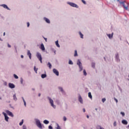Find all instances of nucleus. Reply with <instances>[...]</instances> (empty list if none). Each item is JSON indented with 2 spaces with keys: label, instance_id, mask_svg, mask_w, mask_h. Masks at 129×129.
I'll return each instance as SVG.
<instances>
[{
  "label": "nucleus",
  "instance_id": "obj_1",
  "mask_svg": "<svg viewBox=\"0 0 129 129\" xmlns=\"http://www.w3.org/2000/svg\"><path fill=\"white\" fill-rule=\"evenodd\" d=\"M120 5H122L123 9L126 10V11H128L129 3L126 1L119 2Z\"/></svg>",
  "mask_w": 129,
  "mask_h": 129
},
{
  "label": "nucleus",
  "instance_id": "obj_2",
  "mask_svg": "<svg viewBox=\"0 0 129 129\" xmlns=\"http://www.w3.org/2000/svg\"><path fill=\"white\" fill-rule=\"evenodd\" d=\"M36 57L38 59V60L40 61V63H43V61L42 60L43 58H42V55L40 52H37L36 53Z\"/></svg>",
  "mask_w": 129,
  "mask_h": 129
},
{
  "label": "nucleus",
  "instance_id": "obj_3",
  "mask_svg": "<svg viewBox=\"0 0 129 129\" xmlns=\"http://www.w3.org/2000/svg\"><path fill=\"white\" fill-rule=\"evenodd\" d=\"M48 98L51 106H52L53 108H56V106L54 105V101H53V100H52V99H51V98L50 97H48Z\"/></svg>",
  "mask_w": 129,
  "mask_h": 129
},
{
  "label": "nucleus",
  "instance_id": "obj_4",
  "mask_svg": "<svg viewBox=\"0 0 129 129\" xmlns=\"http://www.w3.org/2000/svg\"><path fill=\"white\" fill-rule=\"evenodd\" d=\"M36 125H37L38 127H39V128H41L42 129V124H41V122L40 121V120H38L36 121Z\"/></svg>",
  "mask_w": 129,
  "mask_h": 129
},
{
  "label": "nucleus",
  "instance_id": "obj_5",
  "mask_svg": "<svg viewBox=\"0 0 129 129\" xmlns=\"http://www.w3.org/2000/svg\"><path fill=\"white\" fill-rule=\"evenodd\" d=\"M5 112H6V113H7V114H8V115H9V116L14 117V114L12 112L10 111L9 110H6Z\"/></svg>",
  "mask_w": 129,
  "mask_h": 129
},
{
  "label": "nucleus",
  "instance_id": "obj_6",
  "mask_svg": "<svg viewBox=\"0 0 129 129\" xmlns=\"http://www.w3.org/2000/svg\"><path fill=\"white\" fill-rule=\"evenodd\" d=\"M77 64L79 66V68L80 69V71H82V65L81 64V62L80 60H78L77 61Z\"/></svg>",
  "mask_w": 129,
  "mask_h": 129
},
{
  "label": "nucleus",
  "instance_id": "obj_7",
  "mask_svg": "<svg viewBox=\"0 0 129 129\" xmlns=\"http://www.w3.org/2000/svg\"><path fill=\"white\" fill-rule=\"evenodd\" d=\"M3 114H4L5 116V119L6 121H9V117L8 116V115H7V113H5V112H3Z\"/></svg>",
  "mask_w": 129,
  "mask_h": 129
},
{
  "label": "nucleus",
  "instance_id": "obj_8",
  "mask_svg": "<svg viewBox=\"0 0 129 129\" xmlns=\"http://www.w3.org/2000/svg\"><path fill=\"white\" fill-rule=\"evenodd\" d=\"M53 72L54 74H55V75H56V76H59V72H58L56 69H53Z\"/></svg>",
  "mask_w": 129,
  "mask_h": 129
},
{
  "label": "nucleus",
  "instance_id": "obj_9",
  "mask_svg": "<svg viewBox=\"0 0 129 129\" xmlns=\"http://www.w3.org/2000/svg\"><path fill=\"white\" fill-rule=\"evenodd\" d=\"M70 5L71 7H73L74 8H78V6H77V5H76L74 3H70Z\"/></svg>",
  "mask_w": 129,
  "mask_h": 129
},
{
  "label": "nucleus",
  "instance_id": "obj_10",
  "mask_svg": "<svg viewBox=\"0 0 129 129\" xmlns=\"http://www.w3.org/2000/svg\"><path fill=\"white\" fill-rule=\"evenodd\" d=\"M27 55L29 56L30 59H32V53H31L30 50L27 51Z\"/></svg>",
  "mask_w": 129,
  "mask_h": 129
},
{
  "label": "nucleus",
  "instance_id": "obj_11",
  "mask_svg": "<svg viewBox=\"0 0 129 129\" xmlns=\"http://www.w3.org/2000/svg\"><path fill=\"white\" fill-rule=\"evenodd\" d=\"M40 49L42 51H45V46H44V44L42 43L40 45Z\"/></svg>",
  "mask_w": 129,
  "mask_h": 129
},
{
  "label": "nucleus",
  "instance_id": "obj_12",
  "mask_svg": "<svg viewBox=\"0 0 129 129\" xmlns=\"http://www.w3.org/2000/svg\"><path fill=\"white\" fill-rule=\"evenodd\" d=\"M9 86L10 88H15V85H14V84L9 83Z\"/></svg>",
  "mask_w": 129,
  "mask_h": 129
},
{
  "label": "nucleus",
  "instance_id": "obj_13",
  "mask_svg": "<svg viewBox=\"0 0 129 129\" xmlns=\"http://www.w3.org/2000/svg\"><path fill=\"white\" fill-rule=\"evenodd\" d=\"M107 36L109 39H111L113 37V33H112L111 34H107Z\"/></svg>",
  "mask_w": 129,
  "mask_h": 129
},
{
  "label": "nucleus",
  "instance_id": "obj_14",
  "mask_svg": "<svg viewBox=\"0 0 129 129\" xmlns=\"http://www.w3.org/2000/svg\"><path fill=\"white\" fill-rule=\"evenodd\" d=\"M1 6L3 7V8H4V9H7V10H10L9 7H8V6H7L6 5L3 4V5H1Z\"/></svg>",
  "mask_w": 129,
  "mask_h": 129
},
{
  "label": "nucleus",
  "instance_id": "obj_15",
  "mask_svg": "<svg viewBox=\"0 0 129 129\" xmlns=\"http://www.w3.org/2000/svg\"><path fill=\"white\" fill-rule=\"evenodd\" d=\"M44 21H45V22L46 23H47V24H50V20L49 19H48V18H44Z\"/></svg>",
  "mask_w": 129,
  "mask_h": 129
},
{
  "label": "nucleus",
  "instance_id": "obj_16",
  "mask_svg": "<svg viewBox=\"0 0 129 129\" xmlns=\"http://www.w3.org/2000/svg\"><path fill=\"white\" fill-rule=\"evenodd\" d=\"M122 123H123V124L126 125L127 124V121H126V120H122Z\"/></svg>",
  "mask_w": 129,
  "mask_h": 129
},
{
  "label": "nucleus",
  "instance_id": "obj_17",
  "mask_svg": "<svg viewBox=\"0 0 129 129\" xmlns=\"http://www.w3.org/2000/svg\"><path fill=\"white\" fill-rule=\"evenodd\" d=\"M79 101H80L81 103H83V100H82V98L81 97V96H80L79 97Z\"/></svg>",
  "mask_w": 129,
  "mask_h": 129
},
{
  "label": "nucleus",
  "instance_id": "obj_18",
  "mask_svg": "<svg viewBox=\"0 0 129 129\" xmlns=\"http://www.w3.org/2000/svg\"><path fill=\"white\" fill-rule=\"evenodd\" d=\"M116 58L117 59V61H120V59H119V55H118V54H116Z\"/></svg>",
  "mask_w": 129,
  "mask_h": 129
},
{
  "label": "nucleus",
  "instance_id": "obj_19",
  "mask_svg": "<svg viewBox=\"0 0 129 129\" xmlns=\"http://www.w3.org/2000/svg\"><path fill=\"white\" fill-rule=\"evenodd\" d=\"M88 97H89V98H90L91 99H92V95H91V92H89V93H88Z\"/></svg>",
  "mask_w": 129,
  "mask_h": 129
},
{
  "label": "nucleus",
  "instance_id": "obj_20",
  "mask_svg": "<svg viewBox=\"0 0 129 129\" xmlns=\"http://www.w3.org/2000/svg\"><path fill=\"white\" fill-rule=\"evenodd\" d=\"M55 45H56V46H57V47H58V48L60 47V45H59L58 40H57L56 41H55Z\"/></svg>",
  "mask_w": 129,
  "mask_h": 129
},
{
  "label": "nucleus",
  "instance_id": "obj_21",
  "mask_svg": "<svg viewBox=\"0 0 129 129\" xmlns=\"http://www.w3.org/2000/svg\"><path fill=\"white\" fill-rule=\"evenodd\" d=\"M47 77V75L46 74H42L41 75V78H46Z\"/></svg>",
  "mask_w": 129,
  "mask_h": 129
},
{
  "label": "nucleus",
  "instance_id": "obj_22",
  "mask_svg": "<svg viewBox=\"0 0 129 129\" xmlns=\"http://www.w3.org/2000/svg\"><path fill=\"white\" fill-rule=\"evenodd\" d=\"M47 65L48 66L49 69H51V68H52V64H51V63L48 62Z\"/></svg>",
  "mask_w": 129,
  "mask_h": 129
},
{
  "label": "nucleus",
  "instance_id": "obj_23",
  "mask_svg": "<svg viewBox=\"0 0 129 129\" xmlns=\"http://www.w3.org/2000/svg\"><path fill=\"white\" fill-rule=\"evenodd\" d=\"M44 123H45V124H48V123H49V121L47 120H44L43 121Z\"/></svg>",
  "mask_w": 129,
  "mask_h": 129
},
{
  "label": "nucleus",
  "instance_id": "obj_24",
  "mask_svg": "<svg viewBox=\"0 0 129 129\" xmlns=\"http://www.w3.org/2000/svg\"><path fill=\"white\" fill-rule=\"evenodd\" d=\"M75 57H77L78 56V54H77V50H75V54H74Z\"/></svg>",
  "mask_w": 129,
  "mask_h": 129
},
{
  "label": "nucleus",
  "instance_id": "obj_25",
  "mask_svg": "<svg viewBox=\"0 0 129 129\" xmlns=\"http://www.w3.org/2000/svg\"><path fill=\"white\" fill-rule=\"evenodd\" d=\"M34 70L36 73H37V72L38 71V68H36V66L34 67Z\"/></svg>",
  "mask_w": 129,
  "mask_h": 129
},
{
  "label": "nucleus",
  "instance_id": "obj_26",
  "mask_svg": "<svg viewBox=\"0 0 129 129\" xmlns=\"http://www.w3.org/2000/svg\"><path fill=\"white\" fill-rule=\"evenodd\" d=\"M22 99H23V102H24V105H25V106H27V105H26V101H25V99H24V97H22Z\"/></svg>",
  "mask_w": 129,
  "mask_h": 129
},
{
  "label": "nucleus",
  "instance_id": "obj_27",
  "mask_svg": "<svg viewBox=\"0 0 129 129\" xmlns=\"http://www.w3.org/2000/svg\"><path fill=\"white\" fill-rule=\"evenodd\" d=\"M91 65H92V67L93 68H95V63L92 62V64H91Z\"/></svg>",
  "mask_w": 129,
  "mask_h": 129
},
{
  "label": "nucleus",
  "instance_id": "obj_28",
  "mask_svg": "<svg viewBox=\"0 0 129 129\" xmlns=\"http://www.w3.org/2000/svg\"><path fill=\"white\" fill-rule=\"evenodd\" d=\"M79 34H80V35L81 36V38L82 39H83V34H82V33L81 32H79Z\"/></svg>",
  "mask_w": 129,
  "mask_h": 129
},
{
  "label": "nucleus",
  "instance_id": "obj_29",
  "mask_svg": "<svg viewBox=\"0 0 129 129\" xmlns=\"http://www.w3.org/2000/svg\"><path fill=\"white\" fill-rule=\"evenodd\" d=\"M83 73L85 76H86V75H87V73H86V71H85V70L83 71Z\"/></svg>",
  "mask_w": 129,
  "mask_h": 129
},
{
  "label": "nucleus",
  "instance_id": "obj_30",
  "mask_svg": "<svg viewBox=\"0 0 129 129\" xmlns=\"http://www.w3.org/2000/svg\"><path fill=\"white\" fill-rule=\"evenodd\" d=\"M13 98L14 100L17 101V97L16 96V94L14 95Z\"/></svg>",
  "mask_w": 129,
  "mask_h": 129
},
{
  "label": "nucleus",
  "instance_id": "obj_31",
  "mask_svg": "<svg viewBox=\"0 0 129 129\" xmlns=\"http://www.w3.org/2000/svg\"><path fill=\"white\" fill-rule=\"evenodd\" d=\"M69 64H70V65H73V62L72 61V60H69Z\"/></svg>",
  "mask_w": 129,
  "mask_h": 129
},
{
  "label": "nucleus",
  "instance_id": "obj_32",
  "mask_svg": "<svg viewBox=\"0 0 129 129\" xmlns=\"http://www.w3.org/2000/svg\"><path fill=\"white\" fill-rule=\"evenodd\" d=\"M14 78L16 79H18L19 78V77H18V76H17V75L16 74H14Z\"/></svg>",
  "mask_w": 129,
  "mask_h": 129
},
{
  "label": "nucleus",
  "instance_id": "obj_33",
  "mask_svg": "<svg viewBox=\"0 0 129 129\" xmlns=\"http://www.w3.org/2000/svg\"><path fill=\"white\" fill-rule=\"evenodd\" d=\"M23 123H24V120L22 119V121L19 123L20 125H23Z\"/></svg>",
  "mask_w": 129,
  "mask_h": 129
},
{
  "label": "nucleus",
  "instance_id": "obj_34",
  "mask_svg": "<svg viewBox=\"0 0 129 129\" xmlns=\"http://www.w3.org/2000/svg\"><path fill=\"white\" fill-rule=\"evenodd\" d=\"M23 81H24V80L22 79V78H21L20 82H21V84H23Z\"/></svg>",
  "mask_w": 129,
  "mask_h": 129
},
{
  "label": "nucleus",
  "instance_id": "obj_35",
  "mask_svg": "<svg viewBox=\"0 0 129 129\" xmlns=\"http://www.w3.org/2000/svg\"><path fill=\"white\" fill-rule=\"evenodd\" d=\"M57 127H56V129H61V127L59 126V124H57Z\"/></svg>",
  "mask_w": 129,
  "mask_h": 129
},
{
  "label": "nucleus",
  "instance_id": "obj_36",
  "mask_svg": "<svg viewBox=\"0 0 129 129\" xmlns=\"http://www.w3.org/2000/svg\"><path fill=\"white\" fill-rule=\"evenodd\" d=\"M120 113H121V114L122 115V116H124V115H125L124 112H121Z\"/></svg>",
  "mask_w": 129,
  "mask_h": 129
},
{
  "label": "nucleus",
  "instance_id": "obj_37",
  "mask_svg": "<svg viewBox=\"0 0 129 129\" xmlns=\"http://www.w3.org/2000/svg\"><path fill=\"white\" fill-rule=\"evenodd\" d=\"M63 120H64V121H66V120H67V118H66V116L63 117Z\"/></svg>",
  "mask_w": 129,
  "mask_h": 129
},
{
  "label": "nucleus",
  "instance_id": "obj_38",
  "mask_svg": "<svg viewBox=\"0 0 129 129\" xmlns=\"http://www.w3.org/2000/svg\"><path fill=\"white\" fill-rule=\"evenodd\" d=\"M82 2L83 4H84V5H86V2H85V1L84 0H82Z\"/></svg>",
  "mask_w": 129,
  "mask_h": 129
},
{
  "label": "nucleus",
  "instance_id": "obj_39",
  "mask_svg": "<svg viewBox=\"0 0 129 129\" xmlns=\"http://www.w3.org/2000/svg\"><path fill=\"white\" fill-rule=\"evenodd\" d=\"M106 100V99L105 98H103V99H102V102H104Z\"/></svg>",
  "mask_w": 129,
  "mask_h": 129
},
{
  "label": "nucleus",
  "instance_id": "obj_40",
  "mask_svg": "<svg viewBox=\"0 0 129 129\" xmlns=\"http://www.w3.org/2000/svg\"><path fill=\"white\" fill-rule=\"evenodd\" d=\"M113 125H114V126H116V121L114 122Z\"/></svg>",
  "mask_w": 129,
  "mask_h": 129
},
{
  "label": "nucleus",
  "instance_id": "obj_41",
  "mask_svg": "<svg viewBox=\"0 0 129 129\" xmlns=\"http://www.w3.org/2000/svg\"><path fill=\"white\" fill-rule=\"evenodd\" d=\"M23 129H27V127L26 126V125H24L23 126Z\"/></svg>",
  "mask_w": 129,
  "mask_h": 129
},
{
  "label": "nucleus",
  "instance_id": "obj_42",
  "mask_svg": "<svg viewBox=\"0 0 129 129\" xmlns=\"http://www.w3.org/2000/svg\"><path fill=\"white\" fill-rule=\"evenodd\" d=\"M59 90H60V91H63V88H62L61 87H59Z\"/></svg>",
  "mask_w": 129,
  "mask_h": 129
},
{
  "label": "nucleus",
  "instance_id": "obj_43",
  "mask_svg": "<svg viewBox=\"0 0 129 129\" xmlns=\"http://www.w3.org/2000/svg\"><path fill=\"white\" fill-rule=\"evenodd\" d=\"M48 128H49V129H53V127H52V126H51V125H49V126H48Z\"/></svg>",
  "mask_w": 129,
  "mask_h": 129
},
{
  "label": "nucleus",
  "instance_id": "obj_44",
  "mask_svg": "<svg viewBox=\"0 0 129 129\" xmlns=\"http://www.w3.org/2000/svg\"><path fill=\"white\" fill-rule=\"evenodd\" d=\"M27 27L29 28L30 27V23L28 22L27 23Z\"/></svg>",
  "mask_w": 129,
  "mask_h": 129
},
{
  "label": "nucleus",
  "instance_id": "obj_45",
  "mask_svg": "<svg viewBox=\"0 0 129 129\" xmlns=\"http://www.w3.org/2000/svg\"><path fill=\"white\" fill-rule=\"evenodd\" d=\"M98 127H99L100 129H104V128H102L101 126H98Z\"/></svg>",
  "mask_w": 129,
  "mask_h": 129
},
{
  "label": "nucleus",
  "instance_id": "obj_46",
  "mask_svg": "<svg viewBox=\"0 0 129 129\" xmlns=\"http://www.w3.org/2000/svg\"><path fill=\"white\" fill-rule=\"evenodd\" d=\"M114 100H115V101H116V103H117L118 101H117V100L116 99V98H114Z\"/></svg>",
  "mask_w": 129,
  "mask_h": 129
},
{
  "label": "nucleus",
  "instance_id": "obj_47",
  "mask_svg": "<svg viewBox=\"0 0 129 129\" xmlns=\"http://www.w3.org/2000/svg\"><path fill=\"white\" fill-rule=\"evenodd\" d=\"M44 40H45V42H47V38H46L44 37Z\"/></svg>",
  "mask_w": 129,
  "mask_h": 129
},
{
  "label": "nucleus",
  "instance_id": "obj_48",
  "mask_svg": "<svg viewBox=\"0 0 129 129\" xmlns=\"http://www.w3.org/2000/svg\"><path fill=\"white\" fill-rule=\"evenodd\" d=\"M8 46L9 47V48H11V45H10L9 44H8Z\"/></svg>",
  "mask_w": 129,
  "mask_h": 129
},
{
  "label": "nucleus",
  "instance_id": "obj_49",
  "mask_svg": "<svg viewBox=\"0 0 129 129\" xmlns=\"http://www.w3.org/2000/svg\"><path fill=\"white\" fill-rule=\"evenodd\" d=\"M21 58H24V55H21Z\"/></svg>",
  "mask_w": 129,
  "mask_h": 129
},
{
  "label": "nucleus",
  "instance_id": "obj_50",
  "mask_svg": "<svg viewBox=\"0 0 129 129\" xmlns=\"http://www.w3.org/2000/svg\"><path fill=\"white\" fill-rule=\"evenodd\" d=\"M87 118H89V116L88 115H87Z\"/></svg>",
  "mask_w": 129,
  "mask_h": 129
},
{
  "label": "nucleus",
  "instance_id": "obj_51",
  "mask_svg": "<svg viewBox=\"0 0 129 129\" xmlns=\"http://www.w3.org/2000/svg\"><path fill=\"white\" fill-rule=\"evenodd\" d=\"M6 35V32H4V36H5Z\"/></svg>",
  "mask_w": 129,
  "mask_h": 129
},
{
  "label": "nucleus",
  "instance_id": "obj_52",
  "mask_svg": "<svg viewBox=\"0 0 129 129\" xmlns=\"http://www.w3.org/2000/svg\"><path fill=\"white\" fill-rule=\"evenodd\" d=\"M83 111L85 112V109H83Z\"/></svg>",
  "mask_w": 129,
  "mask_h": 129
},
{
  "label": "nucleus",
  "instance_id": "obj_53",
  "mask_svg": "<svg viewBox=\"0 0 129 129\" xmlns=\"http://www.w3.org/2000/svg\"><path fill=\"white\" fill-rule=\"evenodd\" d=\"M38 96H41V94H39Z\"/></svg>",
  "mask_w": 129,
  "mask_h": 129
},
{
  "label": "nucleus",
  "instance_id": "obj_54",
  "mask_svg": "<svg viewBox=\"0 0 129 129\" xmlns=\"http://www.w3.org/2000/svg\"><path fill=\"white\" fill-rule=\"evenodd\" d=\"M95 110H97V108H96V109H95Z\"/></svg>",
  "mask_w": 129,
  "mask_h": 129
},
{
  "label": "nucleus",
  "instance_id": "obj_55",
  "mask_svg": "<svg viewBox=\"0 0 129 129\" xmlns=\"http://www.w3.org/2000/svg\"><path fill=\"white\" fill-rule=\"evenodd\" d=\"M118 2H119V0H117Z\"/></svg>",
  "mask_w": 129,
  "mask_h": 129
},
{
  "label": "nucleus",
  "instance_id": "obj_56",
  "mask_svg": "<svg viewBox=\"0 0 129 129\" xmlns=\"http://www.w3.org/2000/svg\"><path fill=\"white\" fill-rule=\"evenodd\" d=\"M0 99H2V97H0Z\"/></svg>",
  "mask_w": 129,
  "mask_h": 129
},
{
  "label": "nucleus",
  "instance_id": "obj_57",
  "mask_svg": "<svg viewBox=\"0 0 129 129\" xmlns=\"http://www.w3.org/2000/svg\"><path fill=\"white\" fill-rule=\"evenodd\" d=\"M33 90H35L34 89H33Z\"/></svg>",
  "mask_w": 129,
  "mask_h": 129
},
{
  "label": "nucleus",
  "instance_id": "obj_58",
  "mask_svg": "<svg viewBox=\"0 0 129 129\" xmlns=\"http://www.w3.org/2000/svg\"><path fill=\"white\" fill-rule=\"evenodd\" d=\"M0 40H1V37H0Z\"/></svg>",
  "mask_w": 129,
  "mask_h": 129
}]
</instances>
